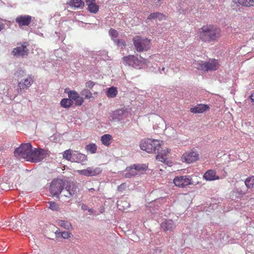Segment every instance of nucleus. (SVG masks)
Returning <instances> with one entry per match:
<instances>
[{
  "instance_id": "79ce46f5",
  "label": "nucleus",
  "mask_w": 254,
  "mask_h": 254,
  "mask_svg": "<svg viewBox=\"0 0 254 254\" xmlns=\"http://www.w3.org/2000/svg\"><path fill=\"white\" fill-rule=\"evenodd\" d=\"M95 83L91 80L87 81L85 84L86 87L90 89H92Z\"/></svg>"
},
{
  "instance_id": "a878e982",
  "label": "nucleus",
  "mask_w": 254,
  "mask_h": 254,
  "mask_svg": "<svg viewBox=\"0 0 254 254\" xmlns=\"http://www.w3.org/2000/svg\"><path fill=\"white\" fill-rule=\"evenodd\" d=\"M118 94V90L116 87L112 86L108 89L106 95L108 98H114Z\"/></svg>"
},
{
  "instance_id": "8fccbe9b",
  "label": "nucleus",
  "mask_w": 254,
  "mask_h": 254,
  "mask_svg": "<svg viewBox=\"0 0 254 254\" xmlns=\"http://www.w3.org/2000/svg\"><path fill=\"white\" fill-rule=\"evenodd\" d=\"M162 70L164 71V70H165V67H162Z\"/></svg>"
},
{
  "instance_id": "412c9836",
  "label": "nucleus",
  "mask_w": 254,
  "mask_h": 254,
  "mask_svg": "<svg viewBox=\"0 0 254 254\" xmlns=\"http://www.w3.org/2000/svg\"><path fill=\"white\" fill-rule=\"evenodd\" d=\"M128 112L127 109H118L114 111V115L116 117H118L119 119H122L127 117Z\"/></svg>"
},
{
  "instance_id": "09e8293b",
  "label": "nucleus",
  "mask_w": 254,
  "mask_h": 254,
  "mask_svg": "<svg viewBox=\"0 0 254 254\" xmlns=\"http://www.w3.org/2000/svg\"><path fill=\"white\" fill-rule=\"evenodd\" d=\"M85 207H86V206H85V205H83L82 206V209H86V208H85Z\"/></svg>"
},
{
  "instance_id": "473e14b6",
  "label": "nucleus",
  "mask_w": 254,
  "mask_h": 254,
  "mask_svg": "<svg viewBox=\"0 0 254 254\" xmlns=\"http://www.w3.org/2000/svg\"><path fill=\"white\" fill-rule=\"evenodd\" d=\"M86 151L91 154L95 153L97 151V146L94 143H91L85 147Z\"/></svg>"
},
{
  "instance_id": "9b49d317",
  "label": "nucleus",
  "mask_w": 254,
  "mask_h": 254,
  "mask_svg": "<svg viewBox=\"0 0 254 254\" xmlns=\"http://www.w3.org/2000/svg\"><path fill=\"white\" fill-rule=\"evenodd\" d=\"M198 159V154L192 151L186 152L182 156V160L189 164L193 163Z\"/></svg>"
},
{
  "instance_id": "f704fd0d",
  "label": "nucleus",
  "mask_w": 254,
  "mask_h": 254,
  "mask_svg": "<svg viewBox=\"0 0 254 254\" xmlns=\"http://www.w3.org/2000/svg\"><path fill=\"white\" fill-rule=\"evenodd\" d=\"M88 10L90 12L96 13L99 10V6L94 2L88 5Z\"/></svg>"
},
{
  "instance_id": "393cba45",
  "label": "nucleus",
  "mask_w": 254,
  "mask_h": 254,
  "mask_svg": "<svg viewBox=\"0 0 254 254\" xmlns=\"http://www.w3.org/2000/svg\"><path fill=\"white\" fill-rule=\"evenodd\" d=\"M112 139V136L109 134H106L101 136V140L102 143L104 145L108 146L111 144V140Z\"/></svg>"
},
{
  "instance_id": "aec40b11",
  "label": "nucleus",
  "mask_w": 254,
  "mask_h": 254,
  "mask_svg": "<svg viewBox=\"0 0 254 254\" xmlns=\"http://www.w3.org/2000/svg\"><path fill=\"white\" fill-rule=\"evenodd\" d=\"M209 109V107L208 105L200 104L195 106L193 108H191L190 111L192 113L197 114L203 113Z\"/></svg>"
},
{
  "instance_id": "6e6552de",
  "label": "nucleus",
  "mask_w": 254,
  "mask_h": 254,
  "mask_svg": "<svg viewBox=\"0 0 254 254\" xmlns=\"http://www.w3.org/2000/svg\"><path fill=\"white\" fill-rule=\"evenodd\" d=\"M64 182L61 179H55L51 183L50 190L51 194L54 195H57L62 191L64 187Z\"/></svg>"
},
{
  "instance_id": "c756f323",
  "label": "nucleus",
  "mask_w": 254,
  "mask_h": 254,
  "mask_svg": "<svg viewBox=\"0 0 254 254\" xmlns=\"http://www.w3.org/2000/svg\"><path fill=\"white\" fill-rule=\"evenodd\" d=\"M72 101L69 99L64 98L61 101V105L64 108H68L72 105Z\"/></svg>"
},
{
  "instance_id": "a19ab883",
  "label": "nucleus",
  "mask_w": 254,
  "mask_h": 254,
  "mask_svg": "<svg viewBox=\"0 0 254 254\" xmlns=\"http://www.w3.org/2000/svg\"><path fill=\"white\" fill-rule=\"evenodd\" d=\"M117 203H117V204H118V206L119 207H119V209H122V208H121V204H122V203H125V204H124V205H125V206H123V209H125L126 207V208H127V207H128V206H129V204H128L127 202H126V201L122 202V201H118Z\"/></svg>"
},
{
  "instance_id": "b1692460",
  "label": "nucleus",
  "mask_w": 254,
  "mask_h": 254,
  "mask_svg": "<svg viewBox=\"0 0 254 254\" xmlns=\"http://www.w3.org/2000/svg\"><path fill=\"white\" fill-rule=\"evenodd\" d=\"M162 228L164 231L171 230L174 228V222L171 220H165L161 224Z\"/></svg>"
},
{
  "instance_id": "603ef678",
  "label": "nucleus",
  "mask_w": 254,
  "mask_h": 254,
  "mask_svg": "<svg viewBox=\"0 0 254 254\" xmlns=\"http://www.w3.org/2000/svg\"><path fill=\"white\" fill-rule=\"evenodd\" d=\"M158 1H160L161 0H157Z\"/></svg>"
},
{
  "instance_id": "9d476101",
  "label": "nucleus",
  "mask_w": 254,
  "mask_h": 254,
  "mask_svg": "<svg viewBox=\"0 0 254 254\" xmlns=\"http://www.w3.org/2000/svg\"><path fill=\"white\" fill-rule=\"evenodd\" d=\"M32 20V17L29 15H19L15 18V22L20 28L29 26Z\"/></svg>"
},
{
  "instance_id": "de8ad7c7",
  "label": "nucleus",
  "mask_w": 254,
  "mask_h": 254,
  "mask_svg": "<svg viewBox=\"0 0 254 254\" xmlns=\"http://www.w3.org/2000/svg\"><path fill=\"white\" fill-rule=\"evenodd\" d=\"M89 190L91 192H93L95 190L93 188H91L89 189Z\"/></svg>"
},
{
  "instance_id": "2eb2a0df",
  "label": "nucleus",
  "mask_w": 254,
  "mask_h": 254,
  "mask_svg": "<svg viewBox=\"0 0 254 254\" xmlns=\"http://www.w3.org/2000/svg\"><path fill=\"white\" fill-rule=\"evenodd\" d=\"M170 151L168 149L167 150H163L156 156V159L166 164L169 166H171L172 164V162L169 160L167 157Z\"/></svg>"
},
{
  "instance_id": "c9c22d12",
  "label": "nucleus",
  "mask_w": 254,
  "mask_h": 254,
  "mask_svg": "<svg viewBox=\"0 0 254 254\" xmlns=\"http://www.w3.org/2000/svg\"><path fill=\"white\" fill-rule=\"evenodd\" d=\"M82 95L84 96L85 99H90L93 98L92 94L88 89H84L81 92Z\"/></svg>"
},
{
  "instance_id": "20e7f679",
  "label": "nucleus",
  "mask_w": 254,
  "mask_h": 254,
  "mask_svg": "<svg viewBox=\"0 0 254 254\" xmlns=\"http://www.w3.org/2000/svg\"><path fill=\"white\" fill-rule=\"evenodd\" d=\"M32 149V146L30 143H23L15 149L14 155L17 158H22L28 161Z\"/></svg>"
},
{
  "instance_id": "2f4dec72",
  "label": "nucleus",
  "mask_w": 254,
  "mask_h": 254,
  "mask_svg": "<svg viewBox=\"0 0 254 254\" xmlns=\"http://www.w3.org/2000/svg\"><path fill=\"white\" fill-rule=\"evenodd\" d=\"M238 2L240 4L247 7L254 5V0H238Z\"/></svg>"
},
{
  "instance_id": "c85d7f7f",
  "label": "nucleus",
  "mask_w": 254,
  "mask_h": 254,
  "mask_svg": "<svg viewBox=\"0 0 254 254\" xmlns=\"http://www.w3.org/2000/svg\"><path fill=\"white\" fill-rule=\"evenodd\" d=\"M127 172L125 175V177L126 178H130L137 174V172L135 169H134L133 165L129 168H127Z\"/></svg>"
},
{
  "instance_id": "7ed1b4c3",
  "label": "nucleus",
  "mask_w": 254,
  "mask_h": 254,
  "mask_svg": "<svg viewBox=\"0 0 254 254\" xmlns=\"http://www.w3.org/2000/svg\"><path fill=\"white\" fill-rule=\"evenodd\" d=\"M135 49L138 52L147 51L151 49V39L136 36L132 39Z\"/></svg>"
},
{
  "instance_id": "4468645a",
  "label": "nucleus",
  "mask_w": 254,
  "mask_h": 254,
  "mask_svg": "<svg viewBox=\"0 0 254 254\" xmlns=\"http://www.w3.org/2000/svg\"><path fill=\"white\" fill-rule=\"evenodd\" d=\"M68 96L71 100L75 101L76 106H81L83 103V99L79 94L74 90H70L68 93Z\"/></svg>"
},
{
  "instance_id": "f8f14e48",
  "label": "nucleus",
  "mask_w": 254,
  "mask_h": 254,
  "mask_svg": "<svg viewBox=\"0 0 254 254\" xmlns=\"http://www.w3.org/2000/svg\"><path fill=\"white\" fill-rule=\"evenodd\" d=\"M77 173L85 176H95L99 174L101 172V170L99 168H93V167H88L86 169L77 170Z\"/></svg>"
},
{
  "instance_id": "58836bf2",
  "label": "nucleus",
  "mask_w": 254,
  "mask_h": 254,
  "mask_svg": "<svg viewBox=\"0 0 254 254\" xmlns=\"http://www.w3.org/2000/svg\"><path fill=\"white\" fill-rule=\"evenodd\" d=\"M109 35L111 37V38L114 41H115V38H117V37L118 36L119 33L116 30L111 28L109 31Z\"/></svg>"
},
{
  "instance_id": "4c0bfd02",
  "label": "nucleus",
  "mask_w": 254,
  "mask_h": 254,
  "mask_svg": "<svg viewBox=\"0 0 254 254\" xmlns=\"http://www.w3.org/2000/svg\"><path fill=\"white\" fill-rule=\"evenodd\" d=\"M50 204L49 208L53 211H59L60 210L59 205L55 202L50 201L48 202Z\"/></svg>"
},
{
  "instance_id": "1a4fd4ad",
  "label": "nucleus",
  "mask_w": 254,
  "mask_h": 254,
  "mask_svg": "<svg viewBox=\"0 0 254 254\" xmlns=\"http://www.w3.org/2000/svg\"><path fill=\"white\" fill-rule=\"evenodd\" d=\"M123 61L125 65L132 66L135 68H140L141 64V61L134 55L124 57Z\"/></svg>"
},
{
  "instance_id": "a18cd8bd",
  "label": "nucleus",
  "mask_w": 254,
  "mask_h": 254,
  "mask_svg": "<svg viewBox=\"0 0 254 254\" xmlns=\"http://www.w3.org/2000/svg\"><path fill=\"white\" fill-rule=\"evenodd\" d=\"M250 98L252 102L254 103V92L251 94V95L250 96Z\"/></svg>"
},
{
  "instance_id": "ddd939ff",
  "label": "nucleus",
  "mask_w": 254,
  "mask_h": 254,
  "mask_svg": "<svg viewBox=\"0 0 254 254\" xmlns=\"http://www.w3.org/2000/svg\"><path fill=\"white\" fill-rule=\"evenodd\" d=\"M77 190V187L73 183L70 184L67 186L65 189H63L62 194L64 196L70 198L73 194L76 193Z\"/></svg>"
},
{
  "instance_id": "dca6fc26",
  "label": "nucleus",
  "mask_w": 254,
  "mask_h": 254,
  "mask_svg": "<svg viewBox=\"0 0 254 254\" xmlns=\"http://www.w3.org/2000/svg\"><path fill=\"white\" fill-rule=\"evenodd\" d=\"M87 160V157L86 155L77 151H75V153H73V160L72 162L81 163L83 165Z\"/></svg>"
},
{
  "instance_id": "bb28decb",
  "label": "nucleus",
  "mask_w": 254,
  "mask_h": 254,
  "mask_svg": "<svg viewBox=\"0 0 254 254\" xmlns=\"http://www.w3.org/2000/svg\"><path fill=\"white\" fill-rule=\"evenodd\" d=\"M58 226L67 230H69L72 228L71 223L69 222L66 220H59L58 221Z\"/></svg>"
},
{
  "instance_id": "5701e85b",
  "label": "nucleus",
  "mask_w": 254,
  "mask_h": 254,
  "mask_svg": "<svg viewBox=\"0 0 254 254\" xmlns=\"http://www.w3.org/2000/svg\"><path fill=\"white\" fill-rule=\"evenodd\" d=\"M193 66L196 69L199 70H201L204 72L207 71V65H206V62L204 61H196L193 64Z\"/></svg>"
},
{
  "instance_id": "cd10ccee",
  "label": "nucleus",
  "mask_w": 254,
  "mask_h": 254,
  "mask_svg": "<svg viewBox=\"0 0 254 254\" xmlns=\"http://www.w3.org/2000/svg\"><path fill=\"white\" fill-rule=\"evenodd\" d=\"M70 6H74L76 8H82L84 3L82 0H70L69 2Z\"/></svg>"
},
{
  "instance_id": "4be33fe9",
  "label": "nucleus",
  "mask_w": 254,
  "mask_h": 254,
  "mask_svg": "<svg viewBox=\"0 0 254 254\" xmlns=\"http://www.w3.org/2000/svg\"><path fill=\"white\" fill-rule=\"evenodd\" d=\"M166 16L162 13L160 12H153L150 13L147 18V19L152 20V19H158L159 20H162L163 19H166Z\"/></svg>"
},
{
  "instance_id": "e433bc0d",
  "label": "nucleus",
  "mask_w": 254,
  "mask_h": 254,
  "mask_svg": "<svg viewBox=\"0 0 254 254\" xmlns=\"http://www.w3.org/2000/svg\"><path fill=\"white\" fill-rule=\"evenodd\" d=\"M133 166L136 172L146 170L147 168V166L145 164H133Z\"/></svg>"
},
{
  "instance_id": "72a5a7b5",
  "label": "nucleus",
  "mask_w": 254,
  "mask_h": 254,
  "mask_svg": "<svg viewBox=\"0 0 254 254\" xmlns=\"http://www.w3.org/2000/svg\"><path fill=\"white\" fill-rule=\"evenodd\" d=\"M246 186L248 188H252L254 187V176L247 178L245 181Z\"/></svg>"
},
{
  "instance_id": "ea45409f",
  "label": "nucleus",
  "mask_w": 254,
  "mask_h": 254,
  "mask_svg": "<svg viewBox=\"0 0 254 254\" xmlns=\"http://www.w3.org/2000/svg\"><path fill=\"white\" fill-rule=\"evenodd\" d=\"M115 41L118 46L121 47V48H123L124 47H125L126 46V42L123 40L118 39L116 40Z\"/></svg>"
},
{
  "instance_id": "0eeeda50",
  "label": "nucleus",
  "mask_w": 254,
  "mask_h": 254,
  "mask_svg": "<svg viewBox=\"0 0 254 254\" xmlns=\"http://www.w3.org/2000/svg\"><path fill=\"white\" fill-rule=\"evenodd\" d=\"M173 183L176 186L182 188L192 184V179L189 176H177L174 179Z\"/></svg>"
},
{
  "instance_id": "f3484780",
  "label": "nucleus",
  "mask_w": 254,
  "mask_h": 254,
  "mask_svg": "<svg viewBox=\"0 0 254 254\" xmlns=\"http://www.w3.org/2000/svg\"><path fill=\"white\" fill-rule=\"evenodd\" d=\"M207 71H215L217 70L220 67L219 62L217 60L211 59L206 62Z\"/></svg>"
},
{
  "instance_id": "3c124183",
  "label": "nucleus",
  "mask_w": 254,
  "mask_h": 254,
  "mask_svg": "<svg viewBox=\"0 0 254 254\" xmlns=\"http://www.w3.org/2000/svg\"><path fill=\"white\" fill-rule=\"evenodd\" d=\"M208 1H213L214 0H207Z\"/></svg>"
},
{
  "instance_id": "7c9ffc66",
  "label": "nucleus",
  "mask_w": 254,
  "mask_h": 254,
  "mask_svg": "<svg viewBox=\"0 0 254 254\" xmlns=\"http://www.w3.org/2000/svg\"><path fill=\"white\" fill-rule=\"evenodd\" d=\"M63 158L67 161L72 162L73 160V154L70 149L64 151L63 154Z\"/></svg>"
},
{
  "instance_id": "39448f33",
  "label": "nucleus",
  "mask_w": 254,
  "mask_h": 254,
  "mask_svg": "<svg viewBox=\"0 0 254 254\" xmlns=\"http://www.w3.org/2000/svg\"><path fill=\"white\" fill-rule=\"evenodd\" d=\"M49 156L47 151L42 148L32 149L28 161L39 162Z\"/></svg>"
},
{
  "instance_id": "c03bdc74",
  "label": "nucleus",
  "mask_w": 254,
  "mask_h": 254,
  "mask_svg": "<svg viewBox=\"0 0 254 254\" xmlns=\"http://www.w3.org/2000/svg\"><path fill=\"white\" fill-rule=\"evenodd\" d=\"M85 2L86 4L88 5L89 4L95 2V0H85Z\"/></svg>"
},
{
  "instance_id": "37998d69",
  "label": "nucleus",
  "mask_w": 254,
  "mask_h": 254,
  "mask_svg": "<svg viewBox=\"0 0 254 254\" xmlns=\"http://www.w3.org/2000/svg\"><path fill=\"white\" fill-rule=\"evenodd\" d=\"M71 233L68 232H63L61 233V236L64 239H68L70 237Z\"/></svg>"
},
{
  "instance_id": "6ab92c4d",
  "label": "nucleus",
  "mask_w": 254,
  "mask_h": 254,
  "mask_svg": "<svg viewBox=\"0 0 254 254\" xmlns=\"http://www.w3.org/2000/svg\"><path fill=\"white\" fill-rule=\"evenodd\" d=\"M203 178L206 181H211L219 180V177L216 175V172L214 170H207L203 175Z\"/></svg>"
},
{
  "instance_id": "a211bd4d",
  "label": "nucleus",
  "mask_w": 254,
  "mask_h": 254,
  "mask_svg": "<svg viewBox=\"0 0 254 254\" xmlns=\"http://www.w3.org/2000/svg\"><path fill=\"white\" fill-rule=\"evenodd\" d=\"M14 56H20L27 55L28 53V50L27 49V46L23 44L21 46L14 48L12 51Z\"/></svg>"
},
{
  "instance_id": "423d86ee",
  "label": "nucleus",
  "mask_w": 254,
  "mask_h": 254,
  "mask_svg": "<svg viewBox=\"0 0 254 254\" xmlns=\"http://www.w3.org/2000/svg\"><path fill=\"white\" fill-rule=\"evenodd\" d=\"M23 73V71H20L19 75H17L18 80L20 81L18 82V86L21 90L28 89L34 82L33 77L32 76H24L23 79H21L23 76H20L21 73Z\"/></svg>"
},
{
  "instance_id": "49530a36",
  "label": "nucleus",
  "mask_w": 254,
  "mask_h": 254,
  "mask_svg": "<svg viewBox=\"0 0 254 254\" xmlns=\"http://www.w3.org/2000/svg\"><path fill=\"white\" fill-rule=\"evenodd\" d=\"M4 27V24L2 22L1 19H0V31H1Z\"/></svg>"
},
{
  "instance_id": "f03ea898",
  "label": "nucleus",
  "mask_w": 254,
  "mask_h": 254,
  "mask_svg": "<svg viewBox=\"0 0 254 254\" xmlns=\"http://www.w3.org/2000/svg\"><path fill=\"white\" fill-rule=\"evenodd\" d=\"M163 144L162 141L147 138L141 141L140 148L149 153H155L159 151Z\"/></svg>"
},
{
  "instance_id": "f257e3e1",
  "label": "nucleus",
  "mask_w": 254,
  "mask_h": 254,
  "mask_svg": "<svg viewBox=\"0 0 254 254\" xmlns=\"http://www.w3.org/2000/svg\"><path fill=\"white\" fill-rule=\"evenodd\" d=\"M221 37V29L212 24L203 25L197 31L198 40L204 43L217 42Z\"/></svg>"
}]
</instances>
